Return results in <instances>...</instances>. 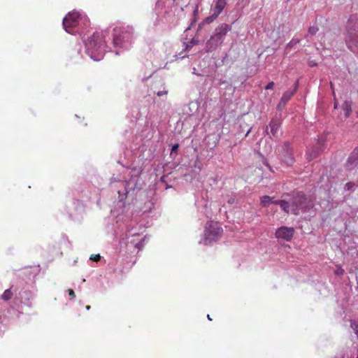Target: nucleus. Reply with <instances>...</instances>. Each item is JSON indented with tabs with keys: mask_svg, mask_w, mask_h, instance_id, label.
I'll use <instances>...</instances> for the list:
<instances>
[{
	"mask_svg": "<svg viewBox=\"0 0 358 358\" xmlns=\"http://www.w3.org/2000/svg\"><path fill=\"white\" fill-rule=\"evenodd\" d=\"M293 227H280L275 231V237L278 239H283L286 241H290L294 234Z\"/></svg>",
	"mask_w": 358,
	"mask_h": 358,
	"instance_id": "obj_9",
	"label": "nucleus"
},
{
	"mask_svg": "<svg viewBox=\"0 0 358 358\" xmlns=\"http://www.w3.org/2000/svg\"><path fill=\"white\" fill-rule=\"evenodd\" d=\"M299 82L296 81L294 84V88L292 91H286L283 93L280 100L283 101L285 103H287L291 98L294 96V94L296 93L297 88H298Z\"/></svg>",
	"mask_w": 358,
	"mask_h": 358,
	"instance_id": "obj_13",
	"label": "nucleus"
},
{
	"mask_svg": "<svg viewBox=\"0 0 358 358\" xmlns=\"http://www.w3.org/2000/svg\"><path fill=\"white\" fill-rule=\"evenodd\" d=\"M68 293L69 296H71L72 298H74L76 296L74 291L71 289H68Z\"/></svg>",
	"mask_w": 358,
	"mask_h": 358,
	"instance_id": "obj_24",
	"label": "nucleus"
},
{
	"mask_svg": "<svg viewBox=\"0 0 358 358\" xmlns=\"http://www.w3.org/2000/svg\"><path fill=\"white\" fill-rule=\"evenodd\" d=\"M162 94H163V93H162V92H158V93H157V95H158L159 96H162Z\"/></svg>",
	"mask_w": 358,
	"mask_h": 358,
	"instance_id": "obj_31",
	"label": "nucleus"
},
{
	"mask_svg": "<svg viewBox=\"0 0 358 358\" xmlns=\"http://www.w3.org/2000/svg\"><path fill=\"white\" fill-rule=\"evenodd\" d=\"M222 232L223 229L218 222H208L204 231V244L208 245L212 241L218 240L222 236Z\"/></svg>",
	"mask_w": 358,
	"mask_h": 358,
	"instance_id": "obj_4",
	"label": "nucleus"
},
{
	"mask_svg": "<svg viewBox=\"0 0 358 358\" xmlns=\"http://www.w3.org/2000/svg\"><path fill=\"white\" fill-rule=\"evenodd\" d=\"M354 183L352 182H348L346 185H345V187L346 188L350 190L353 187H354Z\"/></svg>",
	"mask_w": 358,
	"mask_h": 358,
	"instance_id": "obj_25",
	"label": "nucleus"
},
{
	"mask_svg": "<svg viewBox=\"0 0 358 358\" xmlns=\"http://www.w3.org/2000/svg\"><path fill=\"white\" fill-rule=\"evenodd\" d=\"M250 131H251V128H250V129H248V131H247V133H246V134H245V136H248Z\"/></svg>",
	"mask_w": 358,
	"mask_h": 358,
	"instance_id": "obj_28",
	"label": "nucleus"
},
{
	"mask_svg": "<svg viewBox=\"0 0 358 358\" xmlns=\"http://www.w3.org/2000/svg\"><path fill=\"white\" fill-rule=\"evenodd\" d=\"M90 260L93 261V262H99L100 259H101V256L99 254H92L90 257Z\"/></svg>",
	"mask_w": 358,
	"mask_h": 358,
	"instance_id": "obj_20",
	"label": "nucleus"
},
{
	"mask_svg": "<svg viewBox=\"0 0 358 358\" xmlns=\"http://www.w3.org/2000/svg\"><path fill=\"white\" fill-rule=\"evenodd\" d=\"M287 103H285L282 100H280L278 106H277V108L278 110H282V109L285 108V106H286Z\"/></svg>",
	"mask_w": 358,
	"mask_h": 358,
	"instance_id": "obj_21",
	"label": "nucleus"
},
{
	"mask_svg": "<svg viewBox=\"0 0 358 358\" xmlns=\"http://www.w3.org/2000/svg\"><path fill=\"white\" fill-rule=\"evenodd\" d=\"M330 84H331V87L333 89V84H332V83H331Z\"/></svg>",
	"mask_w": 358,
	"mask_h": 358,
	"instance_id": "obj_35",
	"label": "nucleus"
},
{
	"mask_svg": "<svg viewBox=\"0 0 358 358\" xmlns=\"http://www.w3.org/2000/svg\"><path fill=\"white\" fill-rule=\"evenodd\" d=\"M87 51L89 54L92 55L95 53H101L104 51L105 41L103 34L101 32L94 33L90 36L86 43ZM92 57V56H91Z\"/></svg>",
	"mask_w": 358,
	"mask_h": 358,
	"instance_id": "obj_3",
	"label": "nucleus"
},
{
	"mask_svg": "<svg viewBox=\"0 0 358 358\" xmlns=\"http://www.w3.org/2000/svg\"><path fill=\"white\" fill-rule=\"evenodd\" d=\"M198 11V6L196 7L195 10H194V13H196Z\"/></svg>",
	"mask_w": 358,
	"mask_h": 358,
	"instance_id": "obj_32",
	"label": "nucleus"
},
{
	"mask_svg": "<svg viewBox=\"0 0 358 358\" xmlns=\"http://www.w3.org/2000/svg\"><path fill=\"white\" fill-rule=\"evenodd\" d=\"M344 273V270L341 267H338L335 271V274L337 275H342Z\"/></svg>",
	"mask_w": 358,
	"mask_h": 358,
	"instance_id": "obj_22",
	"label": "nucleus"
},
{
	"mask_svg": "<svg viewBox=\"0 0 358 358\" xmlns=\"http://www.w3.org/2000/svg\"><path fill=\"white\" fill-rule=\"evenodd\" d=\"M274 83L272 81V82H270L268 83V85L265 87V89L266 90H271L273 89V86H274Z\"/></svg>",
	"mask_w": 358,
	"mask_h": 358,
	"instance_id": "obj_23",
	"label": "nucleus"
},
{
	"mask_svg": "<svg viewBox=\"0 0 358 358\" xmlns=\"http://www.w3.org/2000/svg\"><path fill=\"white\" fill-rule=\"evenodd\" d=\"M337 107H338V102L335 101V103H334V108H337Z\"/></svg>",
	"mask_w": 358,
	"mask_h": 358,
	"instance_id": "obj_29",
	"label": "nucleus"
},
{
	"mask_svg": "<svg viewBox=\"0 0 358 358\" xmlns=\"http://www.w3.org/2000/svg\"><path fill=\"white\" fill-rule=\"evenodd\" d=\"M214 3L211 9L212 14L206 18L208 23L213 22L222 13L227 5L226 0H214Z\"/></svg>",
	"mask_w": 358,
	"mask_h": 358,
	"instance_id": "obj_7",
	"label": "nucleus"
},
{
	"mask_svg": "<svg viewBox=\"0 0 358 358\" xmlns=\"http://www.w3.org/2000/svg\"><path fill=\"white\" fill-rule=\"evenodd\" d=\"M281 126V120L280 119H272L269 123V127L271 128V133L273 137H278L279 136L280 129Z\"/></svg>",
	"mask_w": 358,
	"mask_h": 358,
	"instance_id": "obj_12",
	"label": "nucleus"
},
{
	"mask_svg": "<svg viewBox=\"0 0 358 358\" xmlns=\"http://www.w3.org/2000/svg\"><path fill=\"white\" fill-rule=\"evenodd\" d=\"M306 155H307V159L309 160V161H311L313 160V159H315L317 155H318V151H316V150H313V151H308L307 153H306Z\"/></svg>",
	"mask_w": 358,
	"mask_h": 358,
	"instance_id": "obj_18",
	"label": "nucleus"
},
{
	"mask_svg": "<svg viewBox=\"0 0 358 358\" xmlns=\"http://www.w3.org/2000/svg\"><path fill=\"white\" fill-rule=\"evenodd\" d=\"M273 198L269 196H264L261 198V204L264 207L268 206L272 201Z\"/></svg>",
	"mask_w": 358,
	"mask_h": 358,
	"instance_id": "obj_17",
	"label": "nucleus"
},
{
	"mask_svg": "<svg viewBox=\"0 0 358 358\" xmlns=\"http://www.w3.org/2000/svg\"><path fill=\"white\" fill-rule=\"evenodd\" d=\"M131 37V31L126 28L117 27L113 29V44L120 46L125 41H129Z\"/></svg>",
	"mask_w": 358,
	"mask_h": 358,
	"instance_id": "obj_5",
	"label": "nucleus"
},
{
	"mask_svg": "<svg viewBox=\"0 0 358 358\" xmlns=\"http://www.w3.org/2000/svg\"><path fill=\"white\" fill-rule=\"evenodd\" d=\"M342 111L343 112L344 117L348 118L352 113V103L349 101H345L342 105Z\"/></svg>",
	"mask_w": 358,
	"mask_h": 358,
	"instance_id": "obj_14",
	"label": "nucleus"
},
{
	"mask_svg": "<svg viewBox=\"0 0 358 358\" xmlns=\"http://www.w3.org/2000/svg\"><path fill=\"white\" fill-rule=\"evenodd\" d=\"M80 14L78 12H70L63 20V26L66 32L73 33V29L78 24Z\"/></svg>",
	"mask_w": 358,
	"mask_h": 358,
	"instance_id": "obj_6",
	"label": "nucleus"
},
{
	"mask_svg": "<svg viewBox=\"0 0 358 358\" xmlns=\"http://www.w3.org/2000/svg\"><path fill=\"white\" fill-rule=\"evenodd\" d=\"M207 317H208V320H212V319L210 318V315H208V316H207Z\"/></svg>",
	"mask_w": 358,
	"mask_h": 358,
	"instance_id": "obj_33",
	"label": "nucleus"
},
{
	"mask_svg": "<svg viewBox=\"0 0 358 358\" xmlns=\"http://www.w3.org/2000/svg\"><path fill=\"white\" fill-rule=\"evenodd\" d=\"M271 203L279 205L285 213L287 214L289 213V204L288 201L284 199L277 201L272 200Z\"/></svg>",
	"mask_w": 358,
	"mask_h": 358,
	"instance_id": "obj_15",
	"label": "nucleus"
},
{
	"mask_svg": "<svg viewBox=\"0 0 358 358\" xmlns=\"http://www.w3.org/2000/svg\"><path fill=\"white\" fill-rule=\"evenodd\" d=\"M318 31V28L317 26H310L308 29V34H310V35H314Z\"/></svg>",
	"mask_w": 358,
	"mask_h": 358,
	"instance_id": "obj_19",
	"label": "nucleus"
},
{
	"mask_svg": "<svg viewBox=\"0 0 358 358\" xmlns=\"http://www.w3.org/2000/svg\"><path fill=\"white\" fill-rule=\"evenodd\" d=\"M289 204V213L298 215L301 212L306 211L310 206L306 196L301 192L296 193L291 199Z\"/></svg>",
	"mask_w": 358,
	"mask_h": 358,
	"instance_id": "obj_2",
	"label": "nucleus"
},
{
	"mask_svg": "<svg viewBox=\"0 0 358 358\" xmlns=\"http://www.w3.org/2000/svg\"><path fill=\"white\" fill-rule=\"evenodd\" d=\"M346 29V36L358 35V14L350 16Z\"/></svg>",
	"mask_w": 358,
	"mask_h": 358,
	"instance_id": "obj_10",
	"label": "nucleus"
},
{
	"mask_svg": "<svg viewBox=\"0 0 358 358\" xmlns=\"http://www.w3.org/2000/svg\"><path fill=\"white\" fill-rule=\"evenodd\" d=\"M190 43L192 44V45L196 44V43L194 41V40H192Z\"/></svg>",
	"mask_w": 358,
	"mask_h": 358,
	"instance_id": "obj_30",
	"label": "nucleus"
},
{
	"mask_svg": "<svg viewBox=\"0 0 358 358\" xmlns=\"http://www.w3.org/2000/svg\"><path fill=\"white\" fill-rule=\"evenodd\" d=\"M341 358H343V357H341Z\"/></svg>",
	"mask_w": 358,
	"mask_h": 358,
	"instance_id": "obj_36",
	"label": "nucleus"
},
{
	"mask_svg": "<svg viewBox=\"0 0 358 358\" xmlns=\"http://www.w3.org/2000/svg\"><path fill=\"white\" fill-rule=\"evenodd\" d=\"M178 147H179L178 144L174 145L172 148V152H176L178 149Z\"/></svg>",
	"mask_w": 358,
	"mask_h": 358,
	"instance_id": "obj_26",
	"label": "nucleus"
},
{
	"mask_svg": "<svg viewBox=\"0 0 358 358\" xmlns=\"http://www.w3.org/2000/svg\"><path fill=\"white\" fill-rule=\"evenodd\" d=\"M309 65H310V66H316V65H317V64H316V63H314V62H310Z\"/></svg>",
	"mask_w": 358,
	"mask_h": 358,
	"instance_id": "obj_27",
	"label": "nucleus"
},
{
	"mask_svg": "<svg viewBox=\"0 0 358 358\" xmlns=\"http://www.w3.org/2000/svg\"><path fill=\"white\" fill-rule=\"evenodd\" d=\"M282 161L287 165H292L294 162L292 148L289 142H285L280 152Z\"/></svg>",
	"mask_w": 358,
	"mask_h": 358,
	"instance_id": "obj_8",
	"label": "nucleus"
},
{
	"mask_svg": "<svg viewBox=\"0 0 358 358\" xmlns=\"http://www.w3.org/2000/svg\"><path fill=\"white\" fill-rule=\"evenodd\" d=\"M345 43L349 50L358 54V35L345 36Z\"/></svg>",
	"mask_w": 358,
	"mask_h": 358,
	"instance_id": "obj_11",
	"label": "nucleus"
},
{
	"mask_svg": "<svg viewBox=\"0 0 358 358\" xmlns=\"http://www.w3.org/2000/svg\"><path fill=\"white\" fill-rule=\"evenodd\" d=\"M86 308H87V310H89V309L90 308V306H87Z\"/></svg>",
	"mask_w": 358,
	"mask_h": 358,
	"instance_id": "obj_34",
	"label": "nucleus"
},
{
	"mask_svg": "<svg viewBox=\"0 0 358 358\" xmlns=\"http://www.w3.org/2000/svg\"><path fill=\"white\" fill-rule=\"evenodd\" d=\"M231 31V26L227 23L219 24L214 31L213 35L206 41L205 49L207 52H211L222 45L225 36Z\"/></svg>",
	"mask_w": 358,
	"mask_h": 358,
	"instance_id": "obj_1",
	"label": "nucleus"
},
{
	"mask_svg": "<svg viewBox=\"0 0 358 358\" xmlns=\"http://www.w3.org/2000/svg\"><path fill=\"white\" fill-rule=\"evenodd\" d=\"M13 292L10 289H6L1 295V299L4 301H9L13 297Z\"/></svg>",
	"mask_w": 358,
	"mask_h": 358,
	"instance_id": "obj_16",
	"label": "nucleus"
}]
</instances>
